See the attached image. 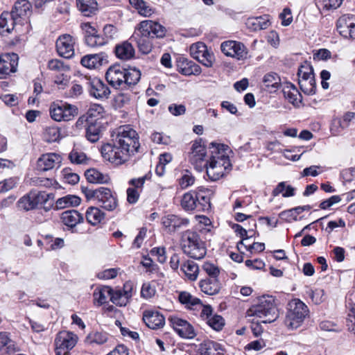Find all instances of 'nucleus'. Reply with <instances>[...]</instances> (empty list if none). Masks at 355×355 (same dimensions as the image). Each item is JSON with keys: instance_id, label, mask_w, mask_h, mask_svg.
<instances>
[{"instance_id": "473e14b6", "label": "nucleus", "mask_w": 355, "mask_h": 355, "mask_svg": "<svg viewBox=\"0 0 355 355\" xmlns=\"http://www.w3.org/2000/svg\"><path fill=\"white\" fill-rule=\"evenodd\" d=\"M283 94L285 98L294 106L299 107L302 103V95L292 83H288L284 87Z\"/></svg>"}, {"instance_id": "bb28decb", "label": "nucleus", "mask_w": 355, "mask_h": 355, "mask_svg": "<svg viewBox=\"0 0 355 355\" xmlns=\"http://www.w3.org/2000/svg\"><path fill=\"white\" fill-rule=\"evenodd\" d=\"M19 349L14 340L10 338V334L0 332V355H12Z\"/></svg>"}, {"instance_id": "37998d69", "label": "nucleus", "mask_w": 355, "mask_h": 355, "mask_svg": "<svg viewBox=\"0 0 355 355\" xmlns=\"http://www.w3.org/2000/svg\"><path fill=\"white\" fill-rule=\"evenodd\" d=\"M85 217L89 223L96 225L104 219L105 214L96 207H89L86 211Z\"/></svg>"}, {"instance_id": "c756f323", "label": "nucleus", "mask_w": 355, "mask_h": 355, "mask_svg": "<svg viewBox=\"0 0 355 355\" xmlns=\"http://www.w3.org/2000/svg\"><path fill=\"white\" fill-rule=\"evenodd\" d=\"M62 223L68 227H74L84 220L83 215L75 209L63 211L60 215Z\"/></svg>"}, {"instance_id": "de8ad7c7", "label": "nucleus", "mask_w": 355, "mask_h": 355, "mask_svg": "<svg viewBox=\"0 0 355 355\" xmlns=\"http://www.w3.org/2000/svg\"><path fill=\"white\" fill-rule=\"evenodd\" d=\"M112 288L110 286H102L96 288L93 293L94 300L98 305H102L107 302V299L111 298Z\"/></svg>"}, {"instance_id": "69168bd1", "label": "nucleus", "mask_w": 355, "mask_h": 355, "mask_svg": "<svg viewBox=\"0 0 355 355\" xmlns=\"http://www.w3.org/2000/svg\"><path fill=\"white\" fill-rule=\"evenodd\" d=\"M62 176L66 182L75 184L78 182L80 177L77 173H72L70 169L64 168L62 171Z\"/></svg>"}, {"instance_id": "c9c22d12", "label": "nucleus", "mask_w": 355, "mask_h": 355, "mask_svg": "<svg viewBox=\"0 0 355 355\" xmlns=\"http://www.w3.org/2000/svg\"><path fill=\"white\" fill-rule=\"evenodd\" d=\"M263 84L265 89L270 93L275 92L281 85V78L275 72H270L263 77Z\"/></svg>"}, {"instance_id": "4d7b16f0", "label": "nucleus", "mask_w": 355, "mask_h": 355, "mask_svg": "<svg viewBox=\"0 0 355 355\" xmlns=\"http://www.w3.org/2000/svg\"><path fill=\"white\" fill-rule=\"evenodd\" d=\"M69 159L76 164H85L87 160L85 153L78 149H73L69 154Z\"/></svg>"}, {"instance_id": "4468645a", "label": "nucleus", "mask_w": 355, "mask_h": 355, "mask_svg": "<svg viewBox=\"0 0 355 355\" xmlns=\"http://www.w3.org/2000/svg\"><path fill=\"white\" fill-rule=\"evenodd\" d=\"M134 284L131 282H126L123 288L113 290L112 288L110 300L116 306H126L133 295Z\"/></svg>"}, {"instance_id": "a19ab883", "label": "nucleus", "mask_w": 355, "mask_h": 355, "mask_svg": "<svg viewBox=\"0 0 355 355\" xmlns=\"http://www.w3.org/2000/svg\"><path fill=\"white\" fill-rule=\"evenodd\" d=\"M180 270L184 274L186 277L191 281H194L198 277L199 268L198 264L193 261L187 260L184 262L180 267Z\"/></svg>"}, {"instance_id": "b1692460", "label": "nucleus", "mask_w": 355, "mask_h": 355, "mask_svg": "<svg viewBox=\"0 0 355 355\" xmlns=\"http://www.w3.org/2000/svg\"><path fill=\"white\" fill-rule=\"evenodd\" d=\"M148 179L147 175L140 177L139 178H133L129 181L131 187L127 189V200L130 204L136 203L139 198L140 192L142 190L146 180Z\"/></svg>"}, {"instance_id": "a18cd8bd", "label": "nucleus", "mask_w": 355, "mask_h": 355, "mask_svg": "<svg viewBox=\"0 0 355 355\" xmlns=\"http://www.w3.org/2000/svg\"><path fill=\"white\" fill-rule=\"evenodd\" d=\"M85 176L87 181L90 183L103 184L106 183L109 180V177L98 171L96 168H89L85 173Z\"/></svg>"}, {"instance_id": "49530a36", "label": "nucleus", "mask_w": 355, "mask_h": 355, "mask_svg": "<svg viewBox=\"0 0 355 355\" xmlns=\"http://www.w3.org/2000/svg\"><path fill=\"white\" fill-rule=\"evenodd\" d=\"M129 3L143 17H150L154 13V9L144 0H129Z\"/></svg>"}, {"instance_id": "7ed1b4c3", "label": "nucleus", "mask_w": 355, "mask_h": 355, "mask_svg": "<svg viewBox=\"0 0 355 355\" xmlns=\"http://www.w3.org/2000/svg\"><path fill=\"white\" fill-rule=\"evenodd\" d=\"M209 164L207 166V175L211 181L222 178L227 170L231 168L229 158L230 148L223 144L212 142L209 144Z\"/></svg>"}, {"instance_id": "412c9836", "label": "nucleus", "mask_w": 355, "mask_h": 355, "mask_svg": "<svg viewBox=\"0 0 355 355\" xmlns=\"http://www.w3.org/2000/svg\"><path fill=\"white\" fill-rule=\"evenodd\" d=\"M32 6L28 0H18L10 12L20 24L28 23Z\"/></svg>"}, {"instance_id": "a211bd4d", "label": "nucleus", "mask_w": 355, "mask_h": 355, "mask_svg": "<svg viewBox=\"0 0 355 355\" xmlns=\"http://www.w3.org/2000/svg\"><path fill=\"white\" fill-rule=\"evenodd\" d=\"M86 85L89 94L98 99L107 98L110 90L109 87L100 79L97 78H86Z\"/></svg>"}, {"instance_id": "39448f33", "label": "nucleus", "mask_w": 355, "mask_h": 355, "mask_svg": "<svg viewBox=\"0 0 355 355\" xmlns=\"http://www.w3.org/2000/svg\"><path fill=\"white\" fill-rule=\"evenodd\" d=\"M212 191L209 189L199 188L198 191H190L184 193L181 205L186 211H207L211 209V196Z\"/></svg>"}, {"instance_id": "3c124183", "label": "nucleus", "mask_w": 355, "mask_h": 355, "mask_svg": "<svg viewBox=\"0 0 355 355\" xmlns=\"http://www.w3.org/2000/svg\"><path fill=\"white\" fill-rule=\"evenodd\" d=\"M299 85L301 90L307 95H313L316 91L315 78L299 79Z\"/></svg>"}, {"instance_id": "c85d7f7f", "label": "nucleus", "mask_w": 355, "mask_h": 355, "mask_svg": "<svg viewBox=\"0 0 355 355\" xmlns=\"http://www.w3.org/2000/svg\"><path fill=\"white\" fill-rule=\"evenodd\" d=\"M20 24L9 12H3L0 15V34L10 33Z\"/></svg>"}, {"instance_id": "f257e3e1", "label": "nucleus", "mask_w": 355, "mask_h": 355, "mask_svg": "<svg viewBox=\"0 0 355 355\" xmlns=\"http://www.w3.org/2000/svg\"><path fill=\"white\" fill-rule=\"evenodd\" d=\"M140 144L137 132L128 126L120 127L112 143L102 146L103 157L115 165H121L139 152Z\"/></svg>"}, {"instance_id": "1a4fd4ad", "label": "nucleus", "mask_w": 355, "mask_h": 355, "mask_svg": "<svg viewBox=\"0 0 355 355\" xmlns=\"http://www.w3.org/2000/svg\"><path fill=\"white\" fill-rule=\"evenodd\" d=\"M206 157L207 150L202 139H198L193 141L188 153V160L197 171L207 170L209 159H207Z\"/></svg>"}, {"instance_id": "bf43d9fd", "label": "nucleus", "mask_w": 355, "mask_h": 355, "mask_svg": "<svg viewBox=\"0 0 355 355\" xmlns=\"http://www.w3.org/2000/svg\"><path fill=\"white\" fill-rule=\"evenodd\" d=\"M87 340L90 343L103 345L107 341V334L105 332H94L89 334Z\"/></svg>"}, {"instance_id": "a878e982", "label": "nucleus", "mask_w": 355, "mask_h": 355, "mask_svg": "<svg viewBox=\"0 0 355 355\" xmlns=\"http://www.w3.org/2000/svg\"><path fill=\"white\" fill-rule=\"evenodd\" d=\"M189 222L188 219L173 214L165 216L162 219L164 227L169 232H175L181 227L187 226Z\"/></svg>"}, {"instance_id": "dca6fc26", "label": "nucleus", "mask_w": 355, "mask_h": 355, "mask_svg": "<svg viewBox=\"0 0 355 355\" xmlns=\"http://www.w3.org/2000/svg\"><path fill=\"white\" fill-rule=\"evenodd\" d=\"M169 322L173 329L181 338L192 339L196 336L194 327L186 320L178 316H171Z\"/></svg>"}, {"instance_id": "9d476101", "label": "nucleus", "mask_w": 355, "mask_h": 355, "mask_svg": "<svg viewBox=\"0 0 355 355\" xmlns=\"http://www.w3.org/2000/svg\"><path fill=\"white\" fill-rule=\"evenodd\" d=\"M51 117L56 121H68L78 114V107L62 101L53 103L49 108Z\"/></svg>"}, {"instance_id": "cd10ccee", "label": "nucleus", "mask_w": 355, "mask_h": 355, "mask_svg": "<svg viewBox=\"0 0 355 355\" xmlns=\"http://www.w3.org/2000/svg\"><path fill=\"white\" fill-rule=\"evenodd\" d=\"M61 162L60 156L55 153L42 155L37 160V167L39 170L46 171L53 168Z\"/></svg>"}, {"instance_id": "8fccbe9b", "label": "nucleus", "mask_w": 355, "mask_h": 355, "mask_svg": "<svg viewBox=\"0 0 355 355\" xmlns=\"http://www.w3.org/2000/svg\"><path fill=\"white\" fill-rule=\"evenodd\" d=\"M295 188L291 185H286L285 182H279L272 191V196H277L280 193L284 198H288L295 196Z\"/></svg>"}, {"instance_id": "423d86ee", "label": "nucleus", "mask_w": 355, "mask_h": 355, "mask_svg": "<svg viewBox=\"0 0 355 355\" xmlns=\"http://www.w3.org/2000/svg\"><path fill=\"white\" fill-rule=\"evenodd\" d=\"M181 245L184 253L194 259H201L207 254L205 241L195 231L187 230L182 233Z\"/></svg>"}, {"instance_id": "f704fd0d", "label": "nucleus", "mask_w": 355, "mask_h": 355, "mask_svg": "<svg viewBox=\"0 0 355 355\" xmlns=\"http://www.w3.org/2000/svg\"><path fill=\"white\" fill-rule=\"evenodd\" d=\"M199 286L202 292L212 295L220 291V283L218 278H205L200 281Z\"/></svg>"}, {"instance_id": "680f3d73", "label": "nucleus", "mask_w": 355, "mask_h": 355, "mask_svg": "<svg viewBox=\"0 0 355 355\" xmlns=\"http://www.w3.org/2000/svg\"><path fill=\"white\" fill-rule=\"evenodd\" d=\"M48 67L50 70L62 72L67 71L69 67L64 64V62L58 59H53L49 61Z\"/></svg>"}, {"instance_id": "2eb2a0df", "label": "nucleus", "mask_w": 355, "mask_h": 355, "mask_svg": "<svg viewBox=\"0 0 355 355\" xmlns=\"http://www.w3.org/2000/svg\"><path fill=\"white\" fill-rule=\"evenodd\" d=\"M336 29L345 39L355 40V16L344 15L336 21Z\"/></svg>"}, {"instance_id": "7c9ffc66", "label": "nucleus", "mask_w": 355, "mask_h": 355, "mask_svg": "<svg viewBox=\"0 0 355 355\" xmlns=\"http://www.w3.org/2000/svg\"><path fill=\"white\" fill-rule=\"evenodd\" d=\"M101 121L98 120L88 121L85 128V137L91 143H95L101 138L102 132Z\"/></svg>"}, {"instance_id": "6e6552de", "label": "nucleus", "mask_w": 355, "mask_h": 355, "mask_svg": "<svg viewBox=\"0 0 355 355\" xmlns=\"http://www.w3.org/2000/svg\"><path fill=\"white\" fill-rule=\"evenodd\" d=\"M309 313L307 306L299 299H293L288 304L285 324L291 329L299 327Z\"/></svg>"}, {"instance_id": "e433bc0d", "label": "nucleus", "mask_w": 355, "mask_h": 355, "mask_svg": "<svg viewBox=\"0 0 355 355\" xmlns=\"http://www.w3.org/2000/svg\"><path fill=\"white\" fill-rule=\"evenodd\" d=\"M76 1L78 10L84 16H92L98 10V3L96 0H76Z\"/></svg>"}, {"instance_id": "ea45409f", "label": "nucleus", "mask_w": 355, "mask_h": 355, "mask_svg": "<svg viewBox=\"0 0 355 355\" xmlns=\"http://www.w3.org/2000/svg\"><path fill=\"white\" fill-rule=\"evenodd\" d=\"M270 24L268 15L249 18L246 23L247 26L253 31L266 29L270 26Z\"/></svg>"}, {"instance_id": "774afa93", "label": "nucleus", "mask_w": 355, "mask_h": 355, "mask_svg": "<svg viewBox=\"0 0 355 355\" xmlns=\"http://www.w3.org/2000/svg\"><path fill=\"white\" fill-rule=\"evenodd\" d=\"M83 93V87L76 83H73L69 90L65 92L64 96L67 98H77Z\"/></svg>"}, {"instance_id": "2f4dec72", "label": "nucleus", "mask_w": 355, "mask_h": 355, "mask_svg": "<svg viewBox=\"0 0 355 355\" xmlns=\"http://www.w3.org/2000/svg\"><path fill=\"white\" fill-rule=\"evenodd\" d=\"M198 352L200 355H223V349L221 345L210 340L200 343Z\"/></svg>"}, {"instance_id": "4c0bfd02", "label": "nucleus", "mask_w": 355, "mask_h": 355, "mask_svg": "<svg viewBox=\"0 0 355 355\" xmlns=\"http://www.w3.org/2000/svg\"><path fill=\"white\" fill-rule=\"evenodd\" d=\"M178 299L181 304L190 309L195 310L198 309V306H202L200 300L187 291H181L179 293Z\"/></svg>"}, {"instance_id": "6ab92c4d", "label": "nucleus", "mask_w": 355, "mask_h": 355, "mask_svg": "<svg viewBox=\"0 0 355 355\" xmlns=\"http://www.w3.org/2000/svg\"><path fill=\"white\" fill-rule=\"evenodd\" d=\"M18 55L14 53L0 55V78H5L17 71Z\"/></svg>"}, {"instance_id": "4be33fe9", "label": "nucleus", "mask_w": 355, "mask_h": 355, "mask_svg": "<svg viewBox=\"0 0 355 355\" xmlns=\"http://www.w3.org/2000/svg\"><path fill=\"white\" fill-rule=\"evenodd\" d=\"M83 28L85 31V42L88 46L94 48L107 44L103 36L98 34V31L89 24H85Z\"/></svg>"}, {"instance_id": "864d4df0", "label": "nucleus", "mask_w": 355, "mask_h": 355, "mask_svg": "<svg viewBox=\"0 0 355 355\" xmlns=\"http://www.w3.org/2000/svg\"><path fill=\"white\" fill-rule=\"evenodd\" d=\"M156 294V284L154 282H145L142 284L141 288V297L148 300L154 297Z\"/></svg>"}, {"instance_id": "0eeeda50", "label": "nucleus", "mask_w": 355, "mask_h": 355, "mask_svg": "<svg viewBox=\"0 0 355 355\" xmlns=\"http://www.w3.org/2000/svg\"><path fill=\"white\" fill-rule=\"evenodd\" d=\"M248 316H256L262 319L261 323H271L275 321L279 313L275 300L272 297H261L257 304L252 305L247 311Z\"/></svg>"}, {"instance_id": "ddd939ff", "label": "nucleus", "mask_w": 355, "mask_h": 355, "mask_svg": "<svg viewBox=\"0 0 355 355\" xmlns=\"http://www.w3.org/2000/svg\"><path fill=\"white\" fill-rule=\"evenodd\" d=\"M191 57L207 67H211L214 61L213 53L209 52L207 46L202 42H196L190 46Z\"/></svg>"}, {"instance_id": "6e6d98bb", "label": "nucleus", "mask_w": 355, "mask_h": 355, "mask_svg": "<svg viewBox=\"0 0 355 355\" xmlns=\"http://www.w3.org/2000/svg\"><path fill=\"white\" fill-rule=\"evenodd\" d=\"M297 75L299 79L315 78L313 67L306 62L299 67Z\"/></svg>"}, {"instance_id": "338daca9", "label": "nucleus", "mask_w": 355, "mask_h": 355, "mask_svg": "<svg viewBox=\"0 0 355 355\" xmlns=\"http://www.w3.org/2000/svg\"><path fill=\"white\" fill-rule=\"evenodd\" d=\"M119 268H108L97 274V277L101 279H111L115 278L119 273Z\"/></svg>"}, {"instance_id": "f8f14e48", "label": "nucleus", "mask_w": 355, "mask_h": 355, "mask_svg": "<svg viewBox=\"0 0 355 355\" xmlns=\"http://www.w3.org/2000/svg\"><path fill=\"white\" fill-rule=\"evenodd\" d=\"M221 51L226 55L239 60L248 58V49L245 45L237 41L227 40L221 43Z\"/></svg>"}, {"instance_id": "0e129e2a", "label": "nucleus", "mask_w": 355, "mask_h": 355, "mask_svg": "<svg viewBox=\"0 0 355 355\" xmlns=\"http://www.w3.org/2000/svg\"><path fill=\"white\" fill-rule=\"evenodd\" d=\"M17 178H10L0 182V192H7L12 189L17 185Z\"/></svg>"}, {"instance_id": "f03ea898", "label": "nucleus", "mask_w": 355, "mask_h": 355, "mask_svg": "<svg viewBox=\"0 0 355 355\" xmlns=\"http://www.w3.org/2000/svg\"><path fill=\"white\" fill-rule=\"evenodd\" d=\"M165 28L159 23L152 20H144L135 28L130 40L137 44L141 53L148 54L153 48L152 39L155 36L162 37L165 35Z\"/></svg>"}, {"instance_id": "aec40b11", "label": "nucleus", "mask_w": 355, "mask_h": 355, "mask_svg": "<svg viewBox=\"0 0 355 355\" xmlns=\"http://www.w3.org/2000/svg\"><path fill=\"white\" fill-rule=\"evenodd\" d=\"M75 40L72 36L64 34L56 41V49L58 54L64 58H71L74 55Z\"/></svg>"}, {"instance_id": "79ce46f5", "label": "nucleus", "mask_w": 355, "mask_h": 355, "mask_svg": "<svg viewBox=\"0 0 355 355\" xmlns=\"http://www.w3.org/2000/svg\"><path fill=\"white\" fill-rule=\"evenodd\" d=\"M180 72L184 76H197L201 73V68L193 61L184 59L180 65Z\"/></svg>"}, {"instance_id": "f3484780", "label": "nucleus", "mask_w": 355, "mask_h": 355, "mask_svg": "<svg viewBox=\"0 0 355 355\" xmlns=\"http://www.w3.org/2000/svg\"><path fill=\"white\" fill-rule=\"evenodd\" d=\"M96 201L99 206L107 211H114L118 207V200L115 193L106 187H100V191L97 192Z\"/></svg>"}, {"instance_id": "5701e85b", "label": "nucleus", "mask_w": 355, "mask_h": 355, "mask_svg": "<svg viewBox=\"0 0 355 355\" xmlns=\"http://www.w3.org/2000/svg\"><path fill=\"white\" fill-rule=\"evenodd\" d=\"M83 28L85 31V42L88 46L94 48L107 44L103 36L98 34V31L89 24H85Z\"/></svg>"}, {"instance_id": "e2e57ef3", "label": "nucleus", "mask_w": 355, "mask_h": 355, "mask_svg": "<svg viewBox=\"0 0 355 355\" xmlns=\"http://www.w3.org/2000/svg\"><path fill=\"white\" fill-rule=\"evenodd\" d=\"M202 270L208 275V278H218L219 268L212 263L205 262L202 265Z\"/></svg>"}, {"instance_id": "052dcab7", "label": "nucleus", "mask_w": 355, "mask_h": 355, "mask_svg": "<svg viewBox=\"0 0 355 355\" xmlns=\"http://www.w3.org/2000/svg\"><path fill=\"white\" fill-rule=\"evenodd\" d=\"M207 323L216 331H220L225 325V320L219 315H213L208 319Z\"/></svg>"}, {"instance_id": "393cba45", "label": "nucleus", "mask_w": 355, "mask_h": 355, "mask_svg": "<svg viewBox=\"0 0 355 355\" xmlns=\"http://www.w3.org/2000/svg\"><path fill=\"white\" fill-rule=\"evenodd\" d=\"M143 320L148 327L152 329L162 328L165 324V318L157 311L146 310L143 313Z\"/></svg>"}, {"instance_id": "603ef678", "label": "nucleus", "mask_w": 355, "mask_h": 355, "mask_svg": "<svg viewBox=\"0 0 355 355\" xmlns=\"http://www.w3.org/2000/svg\"><path fill=\"white\" fill-rule=\"evenodd\" d=\"M104 112V108L98 105L94 104L92 105L85 116L87 117L88 121L98 120L103 117V114Z\"/></svg>"}, {"instance_id": "09e8293b", "label": "nucleus", "mask_w": 355, "mask_h": 355, "mask_svg": "<svg viewBox=\"0 0 355 355\" xmlns=\"http://www.w3.org/2000/svg\"><path fill=\"white\" fill-rule=\"evenodd\" d=\"M17 205L19 209L26 211L37 208L31 191L21 197L17 201Z\"/></svg>"}, {"instance_id": "5fc2aeb1", "label": "nucleus", "mask_w": 355, "mask_h": 355, "mask_svg": "<svg viewBox=\"0 0 355 355\" xmlns=\"http://www.w3.org/2000/svg\"><path fill=\"white\" fill-rule=\"evenodd\" d=\"M237 248L239 250H241L243 248L251 253L254 252H261L264 250L265 245L263 243L258 242H253L252 244H245L243 241H239L237 244Z\"/></svg>"}, {"instance_id": "13d9d810", "label": "nucleus", "mask_w": 355, "mask_h": 355, "mask_svg": "<svg viewBox=\"0 0 355 355\" xmlns=\"http://www.w3.org/2000/svg\"><path fill=\"white\" fill-rule=\"evenodd\" d=\"M60 135V130L57 127L52 126L45 129L44 137L47 142L52 143L59 139Z\"/></svg>"}, {"instance_id": "c03bdc74", "label": "nucleus", "mask_w": 355, "mask_h": 355, "mask_svg": "<svg viewBox=\"0 0 355 355\" xmlns=\"http://www.w3.org/2000/svg\"><path fill=\"white\" fill-rule=\"evenodd\" d=\"M103 55L101 54H89L81 58V64L88 69L98 68L102 65Z\"/></svg>"}, {"instance_id": "20e7f679", "label": "nucleus", "mask_w": 355, "mask_h": 355, "mask_svg": "<svg viewBox=\"0 0 355 355\" xmlns=\"http://www.w3.org/2000/svg\"><path fill=\"white\" fill-rule=\"evenodd\" d=\"M105 78L113 87L123 89L137 85L141 78V71L136 68L125 69L114 64L108 68Z\"/></svg>"}, {"instance_id": "58836bf2", "label": "nucleus", "mask_w": 355, "mask_h": 355, "mask_svg": "<svg viewBox=\"0 0 355 355\" xmlns=\"http://www.w3.org/2000/svg\"><path fill=\"white\" fill-rule=\"evenodd\" d=\"M81 199L73 195H67L58 198L55 203L54 209L59 210L69 207H76L80 204Z\"/></svg>"}, {"instance_id": "9b49d317", "label": "nucleus", "mask_w": 355, "mask_h": 355, "mask_svg": "<svg viewBox=\"0 0 355 355\" xmlns=\"http://www.w3.org/2000/svg\"><path fill=\"white\" fill-rule=\"evenodd\" d=\"M78 337L71 332H60L55 340L56 355H69V351L76 345Z\"/></svg>"}, {"instance_id": "72a5a7b5", "label": "nucleus", "mask_w": 355, "mask_h": 355, "mask_svg": "<svg viewBox=\"0 0 355 355\" xmlns=\"http://www.w3.org/2000/svg\"><path fill=\"white\" fill-rule=\"evenodd\" d=\"M115 54L122 60H128L135 57V51L131 42L125 41L115 47Z\"/></svg>"}]
</instances>
